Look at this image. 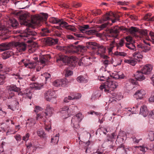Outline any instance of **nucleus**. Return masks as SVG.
Wrapping results in <instances>:
<instances>
[{
	"instance_id": "473e14b6",
	"label": "nucleus",
	"mask_w": 154,
	"mask_h": 154,
	"mask_svg": "<svg viewBox=\"0 0 154 154\" xmlns=\"http://www.w3.org/2000/svg\"><path fill=\"white\" fill-rule=\"evenodd\" d=\"M38 135L41 138H45V137L46 134L44 131L42 129H39L37 131Z\"/></svg>"
},
{
	"instance_id": "a878e982",
	"label": "nucleus",
	"mask_w": 154,
	"mask_h": 154,
	"mask_svg": "<svg viewBox=\"0 0 154 154\" xmlns=\"http://www.w3.org/2000/svg\"><path fill=\"white\" fill-rule=\"evenodd\" d=\"M125 43V38H122L117 43H115V45H116L118 50L120 49V47H123Z\"/></svg>"
},
{
	"instance_id": "7ed1b4c3",
	"label": "nucleus",
	"mask_w": 154,
	"mask_h": 154,
	"mask_svg": "<svg viewBox=\"0 0 154 154\" xmlns=\"http://www.w3.org/2000/svg\"><path fill=\"white\" fill-rule=\"evenodd\" d=\"M89 45L91 46V48L93 50L98 49L96 52L97 54L99 55L101 57H107L104 54L106 52V48L102 45L93 42H90Z\"/></svg>"
},
{
	"instance_id": "37998d69",
	"label": "nucleus",
	"mask_w": 154,
	"mask_h": 154,
	"mask_svg": "<svg viewBox=\"0 0 154 154\" xmlns=\"http://www.w3.org/2000/svg\"><path fill=\"white\" fill-rule=\"evenodd\" d=\"M6 77L4 75H0V85H3L5 82Z\"/></svg>"
},
{
	"instance_id": "aec40b11",
	"label": "nucleus",
	"mask_w": 154,
	"mask_h": 154,
	"mask_svg": "<svg viewBox=\"0 0 154 154\" xmlns=\"http://www.w3.org/2000/svg\"><path fill=\"white\" fill-rule=\"evenodd\" d=\"M53 110V108L52 107H51L49 105H47L45 109V112L46 116H48L49 117L51 116Z\"/></svg>"
},
{
	"instance_id": "603ef678",
	"label": "nucleus",
	"mask_w": 154,
	"mask_h": 154,
	"mask_svg": "<svg viewBox=\"0 0 154 154\" xmlns=\"http://www.w3.org/2000/svg\"><path fill=\"white\" fill-rule=\"evenodd\" d=\"M13 76V78L15 79H22V78L20 77L18 73H13L11 75Z\"/></svg>"
},
{
	"instance_id": "864d4df0",
	"label": "nucleus",
	"mask_w": 154,
	"mask_h": 154,
	"mask_svg": "<svg viewBox=\"0 0 154 154\" xmlns=\"http://www.w3.org/2000/svg\"><path fill=\"white\" fill-rule=\"evenodd\" d=\"M61 35V32L60 31L57 30H56L54 31V36L58 37H60Z\"/></svg>"
},
{
	"instance_id": "9d476101",
	"label": "nucleus",
	"mask_w": 154,
	"mask_h": 154,
	"mask_svg": "<svg viewBox=\"0 0 154 154\" xmlns=\"http://www.w3.org/2000/svg\"><path fill=\"white\" fill-rule=\"evenodd\" d=\"M119 30V27L118 26H116L110 30V35L108 36L110 37H113L116 38L118 35Z\"/></svg>"
},
{
	"instance_id": "9b49d317",
	"label": "nucleus",
	"mask_w": 154,
	"mask_h": 154,
	"mask_svg": "<svg viewBox=\"0 0 154 154\" xmlns=\"http://www.w3.org/2000/svg\"><path fill=\"white\" fill-rule=\"evenodd\" d=\"M16 48L17 51L21 52L25 51L26 48V45L23 42H16L15 44Z\"/></svg>"
},
{
	"instance_id": "bb28decb",
	"label": "nucleus",
	"mask_w": 154,
	"mask_h": 154,
	"mask_svg": "<svg viewBox=\"0 0 154 154\" xmlns=\"http://www.w3.org/2000/svg\"><path fill=\"white\" fill-rule=\"evenodd\" d=\"M59 134H58L56 135L55 137L52 138L51 140V143L52 145H54L57 144L59 141Z\"/></svg>"
},
{
	"instance_id": "2eb2a0df",
	"label": "nucleus",
	"mask_w": 154,
	"mask_h": 154,
	"mask_svg": "<svg viewBox=\"0 0 154 154\" xmlns=\"http://www.w3.org/2000/svg\"><path fill=\"white\" fill-rule=\"evenodd\" d=\"M89 60L86 57H83L81 58L78 62L79 66H85L89 65L90 62Z\"/></svg>"
},
{
	"instance_id": "39448f33",
	"label": "nucleus",
	"mask_w": 154,
	"mask_h": 154,
	"mask_svg": "<svg viewBox=\"0 0 154 154\" xmlns=\"http://www.w3.org/2000/svg\"><path fill=\"white\" fill-rule=\"evenodd\" d=\"M76 57L73 56L68 57L66 56L61 55L57 57V61L58 63H70L76 60Z\"/></svg>"
},
{
	"instance_id": "0e129e2a",
	"label": "nucleus",
	"mask_w": 154,
	"mask_h": 154,
	"mask_svg": "<svg viewBox=\"0 0 154 154\" xmlns=\"http://www.w3.org/2000/svg\"><path fill=\"white\" fill-rule=\"evenodd\" d=\"M73 74V72L70 70H67L66 71L65 75L66 77H68L71 75Z\"/></svg>"
},
{
	"instance_id": "e433bc0d",
	"label": "nucleus",
	"mask_w": 154,
	"mask_h": 154,
	"mask_svg": "<svg viewBox=\"0 0 154 154\" xmlns=\"http://www.w3.org/2000/svg\"><path fill=\"white\" fill-rule=\"evenodd\" d=\"M109 97H112L113 98H115L116 99L119 100L122 98V97L121 96L119 97V96L118 94H116L115 93H111L110 95H109Z\"/></svg>"
},
{
	"instance_id": "5fc2aeb1",
	"label": "nucleus",
	"mask_w": 154,
	"mask_h": 154,
	"mask_svg": "<svg viewBox=\"0 0 154 154\" xmlns=\"http://www.w3.org/2000/svg\"><path fill=\"white\" fill-rule=\"evenodd\" d=\"M15 129L16 130V131H14V133H9V131H8L7 132V134H12L15 133L16 132H17V131H18L20 128V126L19 125H15Z\"/></svg>"
},
{
	"instance_id": "a18cd8bd",
	"label": "nucleus",
	"mask_w": 154,
	"mask_h": 154,
	"mask_svg": "<svg viewBox=\"0 0 154 154\" xmlns=\"http://www.w3.org/2000/svg\"><path fill=\"white\" fill-rule=\"evenodd\" d=\"M115 42L114 40L112 41L110 44V46L108 48V50L109 53H110L112 51L115 46Z\"/></svg>"
},
{
	"instance_id": "f257e3e1",
	"label": "nucleus",
	"mask_w": 154,
	"mask_h": 154,
	"mask_svg": "<svg viewBox=\"0 0 154 154\" xmlns=\"http://www.w3.org/2000/svg\"><path fill=\"white\" fill-rule=\"evenodd\" d=\"M48 16L47 14L43 13L41 15L35 17L31 20V17L26 14H21L19 17L20 24L30 27L31 26V23L38 25L40 22L43 20L47 19ZM36 34V33L32 30L30 27L26 28L24 32L20 35L22 38H27L28 39H35L33 36Z\"/></svg>"
},
{
	"instance_id": "58836bf2",
	"label": "nucleus",
	"mask_w": 154,
	"mask_h": 154,
	"mask_svg": "<svg viewBox=\"0 0 154 154\" xmlns=\"http://www.w3.org/2000/svg\"><path fill=\"white\" fill-rule=\"evenodd\" d=\"M10 90L11 91L18 92L20 90V89L15 85H11L10 86Z\"/></svg>"
},
{
	"instance_id": "7c9ffc66",
	"label": "nucleus",
	"mask_w": 154,
	"mask_h": 154,
	"mask_svg": "<svg viewBox=\"0 0 154 154\" xmlns=\"http://www.w3.org/2000/svg\"><path fill=\"white\" fill-rule=\"evenodd\" d=\"M125 63L129 64L133 66H134L137 63V61L135 59H125L124 60Z\"/></svg>"
},
{
	"instance_id": "680f3d73",
	"label": "nucleus",
	"mask_w": 154,
	"mask_h": 154,
	"mask_svg": "<svg viewBox=\"0 0 154 154\" xmlns=\"http://www.w3.org/2000/svg\"><path fill=\"white\" fill-rule=\"evenodd\" d=\"M112 76L115 79H119V72H114L112 73Z\"/></svg>"
},
{
	"instance_id": "b1692460",
	"label": "nucleus",
	"mask_w": 154,
	"mask_h": 154,
	"mask_svg": "<svg viewBox=\"0 0 154 154\" xmlns=\"http://www.w3.org/2000/svg\"><path fill=\"white\" fill-rule=\"evenodd\" d=\"M8 22L9 24L13 27L14 29L16 28L18 25V22L14 18L9 19Z\"/></svg>"
},
{
	"instance_id": "4be33fe9",
	"label": "nucleus",
	"mask_w": 154,
	"mask_h": 154,
	"mask_svg": "<svg viewBox=\"0 0 154 154\" xmlns=\"http://www.w3.org/2000/svg\"><path fill=\"white\" fill-rule=\"evenodd\" d=\"M106 57H102L105 59L104 60H103V65H104L105 68L109 64L111 63H112V58H110L107 56H106Z\"/></svg>"
},
{
	"instance_id": "f8f14e48",
	"label": "nucleus",
	"mask_w": 154,
	"mask_h": 154,
	"mask_svg": "<svg viewBox=\"0 0 154 154\" xmlns=\"http://www.w3.org/2000/svg\"><path fill=\"white\" fill-rule=\"evenodd\" d=\"M21 62L24 64L26 67L28 68H33L35 66V63L31 62L29 60L27 59L22 60Z\"/></svg>"
},
{
	"instance_id": "72a5a7b5",
	"label": "nucleus",
	"mask_w": 154,
	"mask_h": 154,
	"mask_svg": "<svg viewBox=\"0 0 154 154\" xmlns=\"http://www.w3.org/2000/svg\"><path fill=\"white\" fill-rule=\"evenodd\" d=\"M125 46L128 49L135 51L136 50V47L135 45L132 43H125Z\"/></svg>"
},
{
	"instance_id": "cd10ccee",
	"label": "nucleus",
	"mask_w": 154,
	"mask_h": 154,
	"mask_svg": "<svg viewBox=\"0 0 154 154\" xmlns=\"http://www.w3.org/2000/svg\"><path fill=\"white\" fill-rule=\"evenodd\" d=\"M13 54V53L10 51H5L3 53L2 57L4 59H6L10 57Z\"/></svg>"
},
{
	"instance_id": "6ab92c4d",
	"label": "nucleus",
	"mask_w": 154,
	"mask_h": 154,
	"mask_svg": "<svg viewBox=\"0 0 154 154\" xmlns=\"http://www.w3.org/2000/svg\"><path fill=\"white\" fill-rule=\"evenodd\" d=\"M148 111L147 106L146 105L141 106L140 111V114L143 115L144 117H146L148 114Z\"/></svg>"
},
{
	"instance_id": "de8ad7c7",
	"label": "nucleus",
	"mask_w": 154,
	"mask_h": 154,
	"mask_svg": "<svg viewBox=\"0 0 154 154\" xmlns=\"http://www.w3.org/2000/svg\"><path fill=\"white\" fill-rule=\"evenodd\" d=\"M43 109V108L40 106H35L34 111L37 114L40 111H42Z\"/></svg>"
},
{
	"instance_id": "f704fd0d",
	"label": "nucleus",
	"mask_w": 154,
	"mask_h": 154,
	"mask_svg": "<svg viewBox=\"0 0 154 154\" xmlns=\"http://www.w3.org/2000/svg\"><path fill=\"white\" fill-rule=\"evenodd\" d=\"M46 117H45L43 116L42 113L39 114H37L36 117V119L37 120H42L43 121L45 122V118Z\"/></svg>"
},
{
	"instance_id": "412c9836",
	"label": "nucleus",
	"mask_w": 154,
	"mask_h": 154,
	"mask_svg": "<svg viewBox=\"0 0 154 154\" xmlns=\"http://www.w3.org/2000/svg\"><path fill=\"white\" fill-rule=\"evenodd\" d=\"M71 125L75 128H78L79 127V123L80 122L79 120L77 119V118H75L72 117L71 120Z\"/></svg>"
},
{
	"instance_id": "1a4fd4ad",
	"label": "nucleus",
	"mask_w": 154,
	"mask_h": 154,
	"mask_svg": "<svg viewBox=\"0 0 154 154\" xmlns=\"http://www.w3.org/2000/svg\"><path fill=\"white\" fill-rule=\"evenodd\" d=\"M68 81L66 79H57L53 82V85L56 87H66L68 85Z\"/></svg>"
},
{
	"instance_id": "20e7f679",
	"label": "nucleus",
	"mask_w": 154,
	"mask_h": 154,
	"mask_svg": "<svg viewBox=\"0 0 154 154\" xmlns=\"http://www.w3.org/2000/svg\"><path fill=\"white\" fill-rule=\"evenodd\" d=\"M83 47L81 45L76 46L73 45H71L67 46L60 47V49L63 51L66 54L73 53L76 52L77 51H81Z\"/></svg>"
},
{
	"instance_id": "4c0bfd02",
	"label": "nucleus",
	"mask_w": 154,
	"mask_h": 154,
	"mask_svg": "<svg viewBox=\"0 0 154 154\" xmlns=\"http://www.w3.org/2000/svg\"><path fill=\"white\" fill-rule=\"evenodd\" d=\"M77 80L78 82L80 83H85L87 82V80L82 75L78 77L77 78Z\"/></svg>"
},
{
	"instance_id": "f03ea898",
	"label": "nucleus",
	"mask_w": 154,
	"mask_h": 154,
	"mask_svg": "<svg viewBox=\"0 0 154 154\" xmlns=\"http://www.w3.org/2000/svg\"><path fill=\"white\" fill-rule=\"evenodd\" d=\"M118 86V83L115 81L108 80L103 85H101L99 88L101 90L104 89V91L106 92L108 94L116 88Z\"/></svg>"
},
{
	"instance_id": "f3484780",
	"label": "nucleus",
	"mask_w": 154,
	"mask_h": 154,
	"mask_svg": "<svg viewBox=\"0 0 154 154\" xmlns=\"http://www.w3.org/2000/svg\"><path fill=\"white\" fill-rule=\"evenodd\" d=\"M58 39L57 38H48L46 40V44L49 45H54L58 43Z\"/></svg>"
},
{
	"instance_id": "79ce46f5",
	"label": "nucleus",
	"mask_w": 154,
	"mask_h": 154,
	"mask_svg": "<svg viewBox=\"0 0 154 154\" xmlns=\"http://www.w3.org/2000/svg\"><path fill=\"white\" fill-rule=\"evenodd\" d=\"M148 134L150 140L151 141L154 140V131H149Z\"/></svg>"
},
{
	"instance_id": "ea45409f",
	"label": "nucleus",
	"mask_w": 154,
	"mask_h": 154,
	"mask_svg": "<svg viewBox=\"0 0 154 154\" xmlns=\"http://www.w3.org/2000/svg\"><path fill=\"white\" fill-rule=\"evenodd\" d=\"M50 22L54 24L58 23L60 20L56 18L52 17L50 19Z\"/></svg>"
},
{
	"instance_id": "ddd939ff",
	"label": "nucleus",
	"mask_w": 154,
	"mask_h": 154,
	"mask_svg": "<svg viewBox=\"0 0 154 154\" xmlns=\"http://www.w3.org/2000/svg\"><path fill=\"white\" fill-rule=\"evenodd\" d=\"M146 94L145 91L143 90H138L134 94V98L137 99H142Z\"/></svg>"
},
{
	"instance_id": "774afa93",
	"label": "nucleus",
	"mask_w": 154,
	"mask_h": 154,
	"mask_svg": "<svg viewBox=\"0 0 154 154\" xmlns=\"http://www.w3.org/2000/svg\"><path fill=\"white\" fill-rule=\"evenodd\" d=\"M149 101L151 102H154V91L152 92L151 97L149 99Z\"/></svg>"
},
{
	"instance_id": "a19ab883",
	"label": "nucleus",
	"mask_w": 154,
	"mask_h": 154,
	"mask_svg": "<svg viewBox=\"0 0 154 154\" xmlns=\"http://www.w3.org/2000/svg\"><path fill=\"white\" fill-rule=\"evenodd\" d=\"M89 28V26L88 25H86L83 26L79 27V30L83 33L85 32L86 29H88Z\"/></svg>"
},
{
	"instance_id": "4468645a",
	"label": "nucleus",
	"mask_w": 154,
	"mask_h": 154,
	"mask_svg": "<svg viewBox=\"0 0 154 154\" xmlns=\"http://www.w3.org/2000/svg\"><path fill=\"white\" fill-rule=\"evenodd\" d=\"M13 43L11 42L2 43L0 44V51H3L9 49L13 45Z\"/></svg>"
},
{
	"instance_id": "e2e57ef3",
	"label": "nucleus",
	"mask_w": 154,
	"mask_h": 154,
	"mask_svg": "<svg viewBox=\"0 0 154 154\" xmlns=\"http://www.w3.org/2000/svg\"><path fill=\"white\" fill-rule=\"evenodd\" d=\"M66 29L74 32H76L77 30L75 27L71 26L68 25Z\"/></svg>"
},
{
	"instance_id": "c85d7f7f",
	"label": "nucleus",
	"mask_w": 154,
	"mask_h": 154,
	"mask_svg": "<svg viewBox=\"0 0 154 154\" xmlns=\"http://www.w3.org/2000/svg\"><path fill=\"white\" fill-rule=\"evenodd\" d=\"M105 73L102 75V76L99 78V79L100 81H104L106 80L109 78V73L108 72H107L106 70H105Z\"/></svg>"
},
{
	"instance_id": "6e6552de",
	"label": "nucleus",
	"mask_w": 154,
	"mask_h": 154,
	"mask_svg": "<svg viewBox=\"0 0 154 154\" xmlns=\"http://www.w3.org/2000/svg\"><path fill=\"white\" fill-rule=\"evenodd\" d=\"M57 97L55 91L49 90L44 94V97L48 101H50L53 98H56Z\"/></svg>"
},
{
	"instance_id": "bf43d9fd",
	"label": "nucleus",
	"mask_w": 154,
	"mask_h": 154,
	"mask_svg": "<svg viewBox=\"0 0 154 154\" xmlns=\"http://www.w3.org/2000/svg\"><path fill=\"white\" fill-rule=\"evenodd\" d=\"M90 141H88L85 143V146H86L85 151L86 153H87L91 152L90 149L89 148H88L87 147L88 146L90 145Z\"/></svg>"
},
{
	"instance_id": "c756f323",
	"label": "nucleus",
	"mask_w": 154,
	"mask_h": 154,
	"mask_svg": "<svg viewBox=\"0 0 154 154\" xmlns=\"http://www.w3.org/2000/svg\"><path fill=\"white\" fill-rule=\"evenodd\" d=\"M133 56L136 59H142L143 57V55L142 52L137 51L134 53Z\"/></svg>"
},
{
	"instance_id": "5701e85b",
	"label": "nucleus",
	"mask_w": 154,
	"mask_h": 154,
	"mask_svg": "<svg viewBox=\"0 0 154 154\" xmlns=\"http://www.w3.org/2000/svg\"><path fill=\"white\" fill-rule=\"evenodd\" d=\"M22 95L23 97L31 99L32 94L30 90L28 89L25 90L23 92H22Z\"/></svg>"
},
{
	"instance_id": "393cba45",
	"label": "nucleus",
	"mask_w": 154,
	"mask_h": 154,
	"mask_svg": "<svg viewBox=\"0 0 154 154\" xmlns=\"http://www.w3.org/2000/svg\"><path fill=\"white\" fill-rule=\"evenodd\" d=\"M51 32V30H49L47 28H44L42 29L40 34L41 36H47L49 35Z\"/></svg>"
},
{
	"instance_id": "dca6fc26",
	"label": "nucleus",
	"mask_w": 154,
	"mask_h": 154,
	"mask_svg": "<svg viewBox=\"0 0 154 154\" xmlns=\"http://www.w3.org/2000/svg\"><path fill=\"white\" fill-rule=\"evenodd\" d=\"M152 69V66L150 65L147 64L143 66L141 71L144 74H146L149 73Z\"/></svg>"
},
{
	"instance_id": "423d86ee",
	"label": "nucleus",
	"mask_w": 154,
	"mask_h": 154,
	"mask_svg": "<svg viewBox=\"0 0 154 154\" xmlns=\"http://www.w3.org/2000/svg\"><path fill=\"white\" fill-rule=\"evenodd\" d=\"M51 58L50 56L49 55H45L42 57H40L39 59L40 61L38 60V57H34L33 58L34 61H32V62L35 63V66L37 64H39V63L42 64H46L48 62Z\"/></svg>"
},
{
	"instance_id": "2f4dec72",
	"label": "nucleus",
	"mask_w": 154,
	"mask_h": 154,
	"mask_svg": "<svg viewBox=\"0 0 154 154\" xmlns=\"http://www.w3.org/2000/svg\"><path fill=\"white\" fill-rule=\"evenodd\" d=\"M129 31L131 34L135 35L138 31V29L136 27H131L129 29Z\"/></svg>"
},
{
	"instance_id": "3c124183",
	"label": "nucleus",
	"mask_w": 154,
	"mask_h": 154,
	"mask_svg": "<svg viewBox=\"0 0 154 154\" xmlns=\"http://www.w3.org/2000/svg\"><path fill=\"white\" fill-rule=\"evenodd\" d=\"M115 54L117 56H120L122 57H124L127 55V54L122 52H118L117 51L115 53Z\"/></svg>"
},
{
	"instance_id": "49530a36",
	"label": "nucleus",
	"mask_w": 154,
	"mask_h": 154,
	"mask_svg": "<svg viewBox=\"0 0 154 154\" xmlns=\"http://www.w3.org/2000/svg\"><path fill=\"white\" fill-rule=\"evenodd\" d=\"M142 49L143 52H147L150 50V47L146 45H143Z\"/></svg>"
},
{
	"instance_id": "338daca9",
	"label": "nucleus",
	"mask_w": 154,
	"mask_h": 154,
	"mask_svg": "<svg viewBox=\"0 0 154 154\" xmlns=\"http://www.w3.org/2000/svg\"><path fill=\"white\" fill-rule=\"evenodd\" d=\"M103 151L102 150L98 149L95 152H94L92 154H103Z\"/></svg>"
},
{
	"instance_id": "c03bdc74",
	"label": "nucleus",
	"mask_w": 154,
	"mask_h": 154,
	"mask_svg": "<svg viewBox=\"0 0 154 154\" xmlns=\"http://www.w3.org/2000/svg\"><path fill=\"white\" fill-rule=\"evenodd\" d=\"M96 31L95 29H92L87 30L85 31V33L89 35H93L96 33Z\"/></svg>"
},
{
	"instance_id": "13d9d810",
	"label": "nucleus",
	"mask_w": 154,
	"mask_h": 154,
	"mask_svg": "<svg viewBox=\"0 0 154 154\" xmlns=\"http://www.w3.org/2000/svg\"><path fill=\"white\" fill-rule=\"evenodd\" d=\"M72 100H73V97L70 96H69L68 97H65L63 101L65 103H68Z\"/></svg>"
},
{
	"instance_id": "c9c22d12",
	"label": "nucleus",
	"mask_w": 154,
	"mask_h": 154,
	"mask_svg": "<svg viewBox=\"0 0 154 154\" xmlns=\"http://www.w3.org/2000/svg\"><path fill=\"white\" fill-rule=\"evenodd\" d=\"M58 24H59L60 26L61 27L66 28H67L68 24L66 22L62 20H60V21L59 22Z\"/></svg>"
},
{
	"instance_id": "0eeeda50",
	"label": "nucleus",
	"mask_w": 154,
	"mask_h": 154,
	"mask_svg": "<svg viewBox=\"0 0 154 154\" xmlns=\"http://www.w3.org/2000/svg\"><path fill=\"white\" fill-rule=\"evenodd\" d=\"M111 20L112 23H115L116 20H119L118 18H116V15L112 12L110 11L106 13L103 17V21H107Z\"/></svg>"
},
{
	"instance_id": "69168bd1",
	"label": "nucleus",
	"mask_w": 154,
	"mask_h": 154,
	"mask_svg": "<svg viewBox=\"0 0 154 154\" xmlns=\"http://www.w3.org/2000/svg\"><path fill=\"white\" fill-rule=\"evenodd\" d=\"M8 0H1L0 4V6L5 5L9 2Z\"/></svg>"
},
{
	"instance_id": "a211bd4d",
	"label": "nucleus",
	"mask_w": 154,
	"mask_h": 154,
	"mask_svg": "<svg viewBox=\"0 0 154 154\" xmlns=\"http://www.w3.org/2000/svg\"><path fill=\"white\" fill-rule=\"evenodd\" d=\"M144 74L141 71H137L135 75V79L137 80L142 81L144 80L145 78L143 75Z\"/></svg>"
},
{
	"instance_id": "8fccbe9b",
	"label": "nucleus",
	"mask_w": 154,
	"mask_h": 154,
	"mask_svg": "<svg viewBox=\"0 0 154 154\" xmlns=\"http://www.w3.org/2000/svg\"><path fill=\"white\" fill-rule=\"evenodd\" d=\"M8 30L7 29H0V36L3 35L7 34Z\"/></svg>"
},
{
	"instance_id": "6e6d98bb",
	"label": "nucleus",
	"mask_w": 154,
	"mask_h": 154,
	"mask_svg": "<svg viewBox=\"0 0 154 154\" xmlns=\"http://www.w3.org/2000/svg\"><path fill=\"white\" fill-rule=\"evenodd\" d=\"M141 33L142 35L146 37V40H149V37L147 36V32L146 30H142Z\"/></svg>"
},
{
	"instance_id": "09e8293b",
	"label": "nucleus",
	"mask_w": 154,
	"mask_h": 154,
	"mask_svg": "<svg viewBox=\"0 0 154 154\" xmlns=\"http://www.w3.org/2000/svg\"><path fill=\"white\" fill-rule=\"evenodd\" d=\"M74 118H77V119L80 122L83 118V116L81 113L77 114L75 116H73Z\"/></svg>"
},
{
	"instance_id": "052dcab7",
	"label": "nucleus",
	"mask_w": 154,
	"mask_h": 154,
	"mask_svg": "<svg viewBox=\"0 0 154 154\" xmlns=\"http://www.w3.org/2000/svg\"><path fill=\"white\" fill-rule=\"evenodd\" d=\"M68 110L69 111V108L67 106H65L60 109V112L61 113H63L64 112L63 111H66Z\"/></svg>"
},
{
	"instance_id": "4d7b16f0",
	"label": "nucleus",
	"mask_w": 154,
	"mask_h": 154,
	"mask_svg": "<svg viewBox=\"0 0 154 154\" xmlns=\"http://www.w3.org/2000/svg\"><path fill=\"white\" fill-rule=\"evenodd\" d=\"M5 144V142H3L1 144L0 146V154H5L4 152L3 146Z\"/></svg>"
}]
</instances>
